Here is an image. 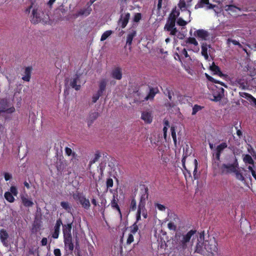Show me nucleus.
<instances>
[{
  "label": "nucleus",
  "instance_id": "f257e3e1",
  "mask_svg": "<svg viewBox=\"0 0 256 256\" xmlns=\"http://www.w3.org/2000/svg\"><path fill=\"white\" fill-rule=\"evenodd\" d=\"M31 8H32L30 16V20L32 23L37 24L42 22H47L48 20V15H44L40 6L32 3L30 6L26 10V12L29 14Z\"/></svg>",
  "mask_w": 256,
  "mask_h": 256
},
{
  "label": "nucleus",
  "instance_id": "f03ea898",
  "mask_svg": "<svg viewBox=\"0 0 256 256\" xmlns=\"http://www.w3.org/2000/svg\"><path fill=\"white\" fill-rule=\"evenodd\" d=\"M231 164H222L221 166H219L218 162H214L213 164V168L215 170L218 168L219 172L221 174H228L236 172L238 164V160L236 156L231 157Z\"/></svg>",
  "mask_w": 256,
  "mask_h": 256
},
{
  "label": "nucleus",
  "instance_id": "7ed1b4c3",
  "mask_svg": "<svg viewBox=\"0 0 256 256\" xmlns=\"http://www.w3.org/2000/svg\"><path fill=\"white\" fill-rule=\"evenodd\" d=\"M180 12L176 8L173 9L170 14L164 26V30L170 32L171 36H175L178 32L176 27V18L179 16Z\"/></svg>",
  "mask_w": 256,
  "mask_h": 256
},
{
  "label": "nucleus",
  "instance_id": "20e7f679",
  "mask_svg": "<svg viewBox=\"0 0 256 256\" xmlns=\"http://www.w3.org/2000/svg\"><path fill=\"white\" fill-rule=\"evenodd\" d=\"M196 233V230H190L186 234L176 235V242L177 244L176 248L178 250L183 251L187 248L188 243L190 242L192 236Z\"/></svg>",
  "mask_w": 256,
  "mask_h": 256
},
{
  "label": "nucleus",
  "instance_id": "39448f33",
  "mask_svg": "<svg viewBox=\"0 0 256 256\" xmlns=\"http://www.w3.org/2000/svg\"><path fill=\"white\" fill-rule=\"evenodd\" d=\"M204 231L200 233V238L194 248V253H198L204 256H208L206 246L204 244Z\"/></svg>",
  "mask_w": 256,
  "mask_h": 256
},
{
  "label": "nucleus",
  "instance_id": "423d86ee",
  "mask_svg": "<svg viewBox=\"0 0 256 256\" xmlns=\"http://www.w3.org/2000/svg\"><path fill=\"white\" fill-rule=\"evenodd\" d=\"M204 246H206L208 255L210 254H213L217 252V244L214 238H210L208 240H204Z\"/></svg>",
  "mask_w": 256,
  "mask_h": 256
},
{
  "label": "nucleus",
  "instance_id": "0eeeda50",
  "mask_svg": "<svg viewBox=\"0 0 256 256\" xmlns=\"http://www.w3.org/2000/svg\"><path fill=\"white\" fill-rule=\"evenodd\" d=\"M74 198L79 201L82 206L86 209H88L90 207V202L88 199L80 193L74 195Z\"/></svg>",
  "mask_w": 256,
  "mask_h": 256
},
{
  "label": "nucleus",
  "instance_id": "6e6552de",
  "mask_svg": "<svg viewBox=\"0 0 256 256\" xmlns=\"http://www.w3.org/2000/svg\"><path fill=\"white\" fill-rule=\"evenodd\" d=\"M92 10V8L90 6H88L86 8H82L76 14L70 16H68V17L66 18V19L69 20L71 18H76L78 17L82 16H87L90 14Z\"/></svg>",
  "mask_w": 256,
  "mask_h": 256
},
{
  "label": "nucleus",
  "instance_id": "1a4fd4ad",
  "mask_svg": "<svg viewBox=\"0 0 256 256\" xmlns=\"http://www.w3.org/2000/svg\"><path fill=\"white\" fill-rule=\"evenodd\" d=\"M8 102L6 100H0V112H8L12 113L15 110L14 107L8 108Z\"/></svg>",
  "mask_w": 256,
  "mask_h": 256
},
{
  "label": "nucleus",
  "instance_id": "9d476101",
  "mask_svg": "<svg viewBox=\"0 0 256 256\" xmlns=\"http://www.w3.org/2000/svg\"><path fill=\"white\" fill-rule=\"evenodd\" d=\"M100 116V114L97 112H91L88 114L86 118V122L88 127L90 126Z\"/></svg>",
  "mask_w": 256,
  "mask_h": 256
},
{
  "label": "nucleus",
  "instance_id": "9b49d317",
  "mask_svg": "<svg viewBox=\"0 0 256 256\" xmlns=\"http://www.w3.org/2000/svg\"><path fill=\"white\" fill-rule=\"evenodd\" d=\"M122 70L120 67H116L113 68L110 72L111 76L116 80H120L122 78Z\"/></svg>",
  "mask_w": 256,
  "mask_h": 256
},
{
  "label": "nucleus",
  "instance_id": "f8f14e48",
  "mask_svg": "<svg viewBox=\"0 0 256 256\" xmlns=\"http://www.w3.org/2000/svg\"><path fill=\"white\" fill-rule=\"evenodd\" d=\"M70 84L75 90H80L81 88L80 76L78 75H76L75 78L70 80Z\"/></svg>",
  "mask_w": 256,
  "mask_h": 256
},
{
  "label": "nucleus",
  "instance_id": "ddd939ff",
  "mask_svg": "<svg viewBox=\"0 0 256 256\" xmlns=\"http://www.w3.org/2000/svg\"><path fill=\"white\" fill-rule=\"evenodd\" d=\"M130 17V14L129 13L122 14L118 20V24L120 25L122 28H124L128 22Z\"/></svg>",
  "mask_w": 256,
  "mask_h": 256
},
{
  "label": "nucleus",
  "instance_id": "4468645a",
  "mask_svg": "<svg viewBox=\"0 0 256 256\" xmlns=\"http://www.w3.org/2000/svg\"><path fill=\"white\" fill-rule=\"evenodd\" d=\"M215 6V5L210 4L209 0H199L198 3L196 5L195 8L206 7L207 9H211L214 8Z\"/></svg>",
  "mask_w": 256,
  "mask_h": 256
},
{
  "label": "nucleus",
  "instance_id": "2eb2a0df",
  "mask_svg": "<svg viewBox=\"0 0 256 256\" xmlns=\"http://www.w3.org/2000/svg\"><path fill=\"white\" fill-rule=\"evenodd\" d=\"M224 90L223 88H217V90L214 92L213 94L214 98L212 100L218 102L224 96Z\"/></svg>",
  "mask_w": 256,
  "mask_h": 256
},
{
  "label": "nucleus",
  "instance_id": "dca6fc26",
  "mask_svg": "<svg viewBox=\"0 0 256 256\" xmlns=\"http://www.w3.org/2000/svg\"><path fill=\"white\" fill-rule=\"evenodd\" d=\"M136 31L134 28H130L128 31L126 44L130 46L134 37L136 36Z\"/></svg>",
  "mask_w": 256,
  "mask_h": 256
},
{
  "label": "nucleus",
  "instance_id": "f3484780",
  "mask_svg": "<svg viewBox=\"0 0 256 256\" xmlns=\"http://www.w3.org/2000/svg\"><path fill=\"white\" fill-rule=\"evenodd\" d=\"M72 224V223L62 225V232L64 238L72 237L71 234Z\"/></svg>",
  "mask_w": 256,
  "mask_h": 256
},
{
  "label": "nucleus",
  "instance_id": "a211bd4d",
  "mask_svg": "<svg viewBox=\"0 0 256 256\" xmlns=\"http://www.w3.org/2000/svg\"><path fill=\"white\" fill-rule=\"evenodd\" d=\"M195 36L200 38L202 40H206L207 38L209 36L208 32L204 30H198L194 32Z\"/></svg>",
  "mask_w": 256,
  "mask_h": 256
},
{
  "label": "nucleus",
  "instance_id": "6ab92c4d",
  "mask_svg": "<svg viewBox=\"0 0 256 256\" xmlns=\"http://www.w3.org/2000/svg\"><path fill=\"white\" fill-rule=\"evenodd\" d=\"M227 146V144L226 142H222L216 146V156L218 160H220L221 153Z\"/></svg>",
  "mask_w": 256,
  "mask_h": 256
},
{
  "label": "nucleus",
  "instance_id": "aec40b11",
  "mask_svg": "<svg viewBox=\"0 0 256 256\" xmlns=\"http://www.w3.org/2000/svg\"><path fill=\"white\" fill-rule=\"evenodd\" d=\"M141 118L146 122L150 124L152 122V114L150 112L147 111L143 112L142 114Z\"/></svg>",
  "mask_w": 256,
  "mask_h": 256
},
{
  "label": "nucleus",
  "instance_id": "412c9836",
  "mask_svg": "<svg viewBox=\"0 0 256 256\" xmlns=\"http://www.w3.org/2000/svg\"><path fill=\"white\" fill-rule=\"evenodd\" d=\"M108 82V80L105 78L101 79L98 82V91L103 94L106 90Z\"/></svg>",
  "mask_w": 256,
  "mask_h": 256
},
{
  "label": "nucleus",
  "instance_id": "4be33fe9",
  "mask_svg": "<svg viewBox=\"0 0 256 256\" xmlns=\"http://www.w3.org/2000/svg\"><path fill=\"white\" fill-rule=\"evenodd\" d=\"M62 224V222L60 219L56 220V225L54 227V232L52 234V237L54 238H57L58 237L60 228Z\"/></svg>",
  "mask_w": 256,
  "mask_h": 256
},
{
  "label": "nucleus",
  "instance_id": "5701e85b",
  "mask_svg": "<svg viewBox=\"0 0 256 256\" xmlns=\"http://www.w3.org/2000/svg\"><path fill=\"white\" fill-rule=\"evenodd\" d=\"M64 248L66 250L68 248L72 252L74 250V244L72 242V237L64 238Z\"/></svg>",
  "mask_w": 256,
  "mask_h": 256
},
{
  "label": "nucleus",
  "instance_id": "b1692460",
  "mask_svg": "<svg viewBox=\"0 0 256 256\" xmlns=\"http://www.w3.org/2000/svg\"><path fill=\"white\" fill-rule=\"evenodd\" d=\"M8 236V234L5 230H0V239L3 244L6 246H8L7 241Z\"/></svg>",
  "mask_w": 256,
  "mask_h": 256
},
{
  "label": "nucleus",
  "instance_id": "393cba45",
  "mask_svg": "<svg viewBox=\"0 0 256 256\" xmlns=\"http://www.w3.org/2000/svg\"><path fill=\"white\" fill-rule=\"evenodd\" d=\"M148 198V188H145V194H142L140 198V200L138 204V208L140 210L144 208L145 205V200Z\"/></svg>",
  "mask_w": 256,
  "mask_h": 256
},
{
  "label": "nucleus",
  "instance_id": "a878e982",
  "mask_svg": "<svg viewBox=\"0 0 256 256\" xmlns=\"http://www.w3.org/2000/svg\"><path fill=\"white\" fill-rule=\"evenodd\" d=\"M158 92V90L153 88H150V92L144 98V100H154V98L156 95V94Z\"/></svg>",
  "mask_w": 256,
  "mask_h": 256
},
{
  "label": "nucleus",
  "instance_id": "bb28decb",
  "mask_svg": "<svg viewBox=\"0 0 256 256\" xmlns=\"http://www.w3.org/2000/svg\"><path fill=\"white\" fill-rule=\"evenodd\" d=\"M32 68L26 67L24 70V76L22 79L26 82H29L30 78Z\"/></svg>",
  "mask_w": 256,
  "mask_h": 256
},
{
  "label": "nucleus",
  "instance_id": "cd10ccee",
  "mask_svg": "<svg viewBox=\"0 0 256 256\" xmlns=\"http://www.w3.org/2000/svg\"><path fill=\"white\" fill-rule=\"evenodd\" d=\"M210 68L212 71L214 72V74H217L220 76H223V74L221 72L219 67L215 65L214 62H212V65L210 66Z\"/></svg>",
  "mask_w": 256,
  "mask_h": 256
},
{
  "label": "nucleus",
  "instance_id": "c85d7f7f",
  "mask_svg": "<svg viewBox=\"0 0 256 256\" xmlns=\"http://www.w3.org/2000/svg\"><path fill=\"white\" fill-rule=\"evenodd\" d=\"M210 48V46L207 45L206 44H203L202 46V54L204 56L206 60H208V48Z\"/></svg>",
  "mask_w": 256,
  "mask_h": 256
},
{
  "label": "nucleus",
  "instance_id": "c756f323",
  "mask_svg": "<svg viewBox=\"0 0 256 256\" xmlns=\"http://www.w3.org/2000/svg\"><path fill=\"white\" fill-rule=\"evenodd\" d=\"M21 198L22 202L25 206L30 207L33 206L34 203L30 200H28L27 198L24 196H22Z\"/></svg>",
  "mask_w": 256,
  "mask_h": 256
},
{
  "label": "nucleus",
  "instance_id": "7c9ffc66",
  "mask_svg": "<svg viewBox=\"0 0 256 256\" xmlns=\"http://www.w3.org/2000/svg\"><path fill=\"white\" fill-rule=\"evenodd\" d=\"M100 152H96V153L94 154V157L93 159L91 160L89 164H88V168H90L92 165L96 162L100 158Z\"/></svg>",
  "mask_w": 256,
  "mask_h": 256
},
{
  "label": "nucleus",
  "instance_id": "2f4dec72",
  "mask_svg": "<svg viewBox=\"0 0 256 256\" xmlns=\"http://www.w3.org/2000/svg\"><path fill=\"white\" fill-rule=\"evenodd\" d=\"M4 198L8 202H12L14 200V198L12 194L9 192H5Z\"/></svg>",
  "mask_w": 256,
  "mask_h": 256
},
{
  "label": "nucleus",
  "instance_id": "473e14b6",
  "mask_svg": "<svg viewBox=\"0 0 256 256\" xmlns=\"http://www.w3.org/2000/svg\"><path fill=\"white\" fill-rule=\"evenodd\" d=\"M244 161L246 163H248L250 164H254V160L250 156L246 154L244 158Z\"/></svg>",
  "mask_w": 256,
  "mask_h": 256
},
{
  "label": "nucleus",
  "instance_id": "72a5a7b5",
  "mask_svg": "<svg viewBox=\"0 0 256 256\" xmlns=\"http://www.w3.org/2000/svg\"><path fill=\"white\" fill-rule=\"evenodd\" d=\"M112 33V30H107L105 32L102 36L100 40L104 41L106 40L109 36H110Z\"/></svg>",
  "mask_w": 256,
  "mask_h": 256
},
{
  "label": "nucleus",
  "instance_id": "f704fd0d",
  "mask_svg": "<svg viewBox=\"0 0 256 256\" xmlns=\"http://www.w3.org/2000/svg\"><path fill=\"white\" fill-rule=\"evenodd\" d=\"M111 206L112 208H116V210H118L119 212L120 213V208L117 204V202L116 200V198H115L114 196H113V199L111 202Z\"/></svg>",
  "mask_w": 256,
  "mask_h": 256
},
{
  "label": "nucleus",
  "instance_id": "c9c22d12",
  "mask_svg": "<svg viewBox=\"0 0 256 256\" xmlns=\"http://www.w3.org/2000/svg\"><path fill=\"white\" fill-rule=\"evenodd\" d=\"M60 206L68 212H70L71 208L68 202H60Z\"/></svg>",
  "mask_w": 256,
  "mask_h": 256
},
{
  "label": "nucleus",
  "instance_id": "e433bc0d",
  "mask_svg": "<svg viewBox=\"0 0 256 256\" xmlns=\"http://www.w3.org/2000/svg\"><path fill=\"white\" fill-rule=\"evenodd\" d=\"M103 94L100 92L98 91L96 92L95 94H94L92 97V102L94 103L96 102L98 100L100 97L102 96Z\"/></svg>",
  "mask_w": 256,
  "mask_h": 256
},
{
  "label": "nucleus",
  "instance_id": "4c0bfd02",
  "mask_svg": "<svg viewBox=\"0 0 256 256\" xmlns=\"http://www.w3.org/2000/svg\"><path fill=\"white\" fill-rule=\"evenodd\" d=\"M186 43H189L191 44H193L196 46L198 45V42L196 40V38H189L186 41Z\"/></svg>",
  "mask_w": 256,
  "mask_h": 256
},
{
  "label": "nucleus",
  "instance_id": "58836bf2",
  "mask_svg": "<svg viewBox=\"0 0 256 256\" xmlns=\"http://www.w3.org/2000/svg\"><path fill=\"white\" fill-rule=\"evenodd\" d=\"M234 172L236 174V178L238 180H240L241 181H242L244 180L243 175L240 172H238L237 170V169H236V172Z\"/></svg>",
  "mask_w": 256,
  "mask_h": 256
},
{
  "label": "nucleus",
  "instance_id": "ea45409f",
  "mask_svg": "<svg viewBox=\"0 0 256 256\" xmlns=\"http://www.w3.org/2000/svg\"><path fill=\"white\" fill-rule=\"evenodd\" d=\"M177 24L180 26H184L188 24V22L180 18L177 20Z\"/></svg>",
  "mask_w": 256,
  "mask_h": 256
},
{
  "label": "nucleus",
  "instance_id": "a19ab883",
  "mask_svg": "<svg viewBox=\"0 0 256 256\" xmlns=\"http://www.w3.org/2000/svg\"><path fill=\"white\" fill-rule=\"evenodd\" d=\"M168 226L170 230H176V226L171 221L168 222Z\"/></svg>",
  "mask_w": 256,
  "mask_h": 256
},
{
  "label": "nucleus",
  "instance_id": "79ce46f5",
  "mask_svg": "<svg viewBox=\"0 0 256 256\" xmlns=\"http://www.w3.org/2000/svg\"><path fill=\"white\" fill-rule=\"evenodd\" d=\"M136 201L134 198H133L131 202V204L130 205V209L132 210H134L136 209Z\"/></svg>",
  "mask_w": 256,
  "mask_h": 256
},
{
  "label": "nucleus",
  "instance_id": "37998d69",
  "mask_svg": "<svg viewBox=\"0 0 256 256\" xmlns=\"http://www.w3.org/2000/svg\"><path fill=\"white\" fill-rule=\"evenodd\" d=\"M230 42H232L234 45H238L240 47L242 46L241 44L238 41H236V40H232L230 38L228 39V40H227V44H229Z\"/></svg>",
  "mask_w": 256,
  "mask_h": 256
},
{
  "label": "nucleus",
  "instance_id": "c03bdc74",
  "mask_svg": "<svg viewBox=\"0 0 256 256\" xmlns=\"http://www.w3.org/2000/svg\"><path fill=\"white\" fill-rule=\"evenodd\" d=\"M138 230V226L135 222L132 226L131 234H134Z\"/></svg>",
  "mask_w": 256,
  "mask_h": 256
},
{
  "label": "nucleus",
  "instance_id": "a18cd8bd",
  "mask_svg": "<svg viewBox=\"0 0 256 256\" xmlns=\"http://www.w3.org/2000/svg\"><path fill=\"white\" fill-rule=\"evenodd\" d=\"M201 109V107L198 105H194L192 108V114L194 115L196 113Z\"/></svg>",
  "mask_w": 256,
  "mask_h": 256
},
{
  "label": "nucleus",
  "instance_id": "49530a36",
  "mask_svg": "<svg viewBox=\"0 0 256 256\" xmlns=\"http://www.w3.org/2000/svg\"><path fill=\"white\" fill-rule=\"evenodd\" d=\"M186 0H180L179 4H178V6L179 8L182 10L183 8H185L186 6Z\"/></svg>",
  "mask_w": 256,
  "mask_h": 256
},
{
  "label": "nucleus",
  "instance_id": "de8ad7c7",
  "mask_svg": "<svg viewBox=\"0 0 256 256\" xmlns=\"http://www.w3.org/2000/svg\"><path fill=\"white\" fill-rule=\"evenodd\" d=\"M10 192L12 194H14L15 196H16L18 194V190L16 186H12L10 188Z\"/></svg>",
  "mask_w": 256,
  "mask_h": 256
},
{
  "label": "nucleus",
  "instance_id": "09e8293b",
  "mask_svg": "<svg viewBox=\"0 0 256 256\" xmlns=\"http://www.w3.org/2000/svg\"><path fill=\"white\" fill-rule=\"evenodd\" d=\"M113 186V180L111 178H109L106 180V187L107 188H112Z\"/></svg>",
  "mask_w": 256,
  "mask_h": 256
},
{
  "label": "nucleus",
  "instance_id": "8fccbe9b",
  "mask_svg": "<svg viewBox=\"0 0 256 256\" xmlns=\"http://www.w3.org/2000/svg\"><path fill=\"white\" fill-rule=\"evenodd\" d=\"M240 95L242 97L246 98L248 100H251L252 97V96H251L250 94H247V93H246V92H242V93L240 92Z\"/></svg>",
  "mask_w": 256,
  "mask_h": 256
},
{
  "label": "nucleus",
  "instance_id": "3c124183",
  "mask_svg": "<svg viewBox=\"0 0 256 256\" xmlns=\"http://www.w3.org/2000/svg\"><path fill=\"white\" fill-rule=\"evenodd\" d=\"M141 18H142L141 14L140 13H137L135 14V16H134V20L135 22H138L141 19Z\"/></svg>",
  "mask_w": 256,
  "mask_h": 256
},
{
  "label": "nucleus",
  "instance_id": "603ef678",
  "mask_svg": "<svg viewBox=\"0 0 256 256\" xmlns=\"http://www.w3.org/2000/svg\"><path fill=\"white\" fill-rule=\"evenodd\" d=\"M133 241H134L133 234H130L128 235V238L127 239L126 243H127V244H130Z\"/></svg>",
  "mask_w": 256,
  "mask_h": 256
},
{
  "label": "nucleus",
  "instance_id": "864d4df0",
  "mask_svg": "<svg viewBox=\"0 0 256 256\" xmlns=\"http://www.w3.org/2000/svg\"><path fill=\"white\" fill-rule=\"evenodd\" d=\"M194 178L196 179V173L197 172V168H198V161L196 159H195L194 160Z\"/></svg>",
  "mask_w": 256,
  "mask_h": 256
},
{
  "label": "nucleus",
  "instance_id": "5fc2aeb1",
  "mask_svg": "<svg viewBox=\"0 0 256 256\" xmlns=\"http://www.w3.org/2000/svg\"><path fill=\"white\" fill-rule=\"evenodd\" d=\"M140 210V208L138 207V210L137 214H136V220L137 221L140 220V218L141 212H144V208H142V210Z\"/></svg>",
  "mask_w": 256,
  "mask_h": 256
},
{
  "label": "nucleus",
  "instance_id": "6e6d98bb",
  "mask_svg": "<svg viewBox=\"0 0 256 256\" xmlns=\"http://www.w3.org/2000/svg\"><path fill=\"white\" fill-rule=\"evenodd\" d=\"M59 10L62 14H64L67 12L68 9L66 8H64V6L62 4L60 6Z\"/></svg>",
  "mask_w": 256,
  "mask_h": 256
},
{
  "label": "nucleus",
  "instance_id": "4d7b16f0",
  "mask_svg": "<svg viewBox=\"0 0 256 256\" xmlns=\"http://www.w3.org/2000/svg\"><path fill=\"white\" fill-rule=\"evenodd\" d=\"M156 206L160 210H166V207L162 204H156Z\"/></svg>",
  "mask_w": 256,
  "mask_h": 256
},
{
  "label": "nucleus",
  "instance_id": "13d9d810",
  "mask_svg": "<svg viewBox=\"0 0 256 256\" xmlns=\"http://www.w3.org/2000/svg\"><path fill=\"white\" fill-rule=\"evenodd\" d=\"M248 170H250L251 172H252V176L254 177V178L256 179V172H255V171L253 170L252 168V166H248Z\"/></svg>",
  "mask_w": 256,
  "mask_h": 256
},
{
  "label": "nucleus",
  "instance_id": "bf43d9fd",
  "mask_svg": "<svg viewBox=\"0 0 256 256\" xmlns=\"http://www.w3.org/2000/svg\"><path fill=\"white\" fill-rule=\"evenodd\" d=\"M134 102L136 104H140L142 102H143L144 101V100H140V98H137L136 97L134 98Z\"/></svg>",
  "mask_w": 256,
  "mask_h": 256
},
{
  "label": "nucleus",
  "instance_id": "052dcab7",
  "mask_svg": "<svg viewBox=\"0 0 256 256\" xmlns=\"http://www.w3.org/2000/svg\"><path fill=\"white\" fill-rule=\"evenodd\" d=\"M168 96L170 100H172V95L174 94V92H172L169 89H166Z\"/></svg>",
  "mask_w": 256,
  "mask_h": 256
},
{
  "label": "nucleus",
  "instance_id": "680f3d73",
  "mask_svg": "<svg viewBox=\"0 0 256 256\" xmlns=\"http://www.w3.org/2000/svg\"><path fill=\"white\" fill-rule=\"evenodd\" d=\"M54 252L55 256H61L60 250L58 248L55 249Z\"/></svg>",
  "mask_w": 256,
  "mask_h": 256
},
{
  "label": "nucleus",
  "instance_id": "e2e57ef3",
  "mask_svg": "<svg viewBox=\"0 0 256 256\" xmlns=\"http://www.w3.org/2000/svg\"><path fill=\"white\" fill-rule=\"evenodd\" d=\"M65 152H66V154L68 156H70L72 154V150H71V148H68L66 147L65 149Z\"/></svg>",
  "mask_w": 256,
  "mask_h": 256
},
{
  "label": "nucleus",
  "instance_id": "0e129e2a",
  "mask_svg": "<svg viewBox=\"0 0 256 256\" xmlns=\"http://www.w3.org/2000/svg\"><path fill=\"white\" fill-rule=\"evenodd\" d=\"M4 176L6 181L12 178V176L7 172H5Z\"/></svg>",
  "mask_w": 256,
  "mask_h": 256
},
{
  "label": "nucleus",
  "instance_id": "69168bd1",
  "mask_svg": "<svg viewBox=\"0 0 256 256\" xmlns=\"http://www.w3.org/2000/svg\"><path fill=\"white\" fill-rule=\"evenodd\" d=\"M47 242H48V240L46 238H42V241H41L42 245L43 246H46L47 244Z\"/></svg>",
  "mask_w": 256,
  "mask_h": 256
},
{
  "label": "nucleus",
  "instance_id": "338daca9",
  "mask_svg": "<svg viewBox=\"0 0 256 256\" xmlns=\"http://www.w3.org/2000/svg\"><path fill=\"white\" fill-rule=\"evenodd\" d=\"M162 0H158V10H160L162 7Z\"/></svg>",
  "mask_w": 256,
  "mask_h": 256
},
{
  "label": "nucleus",
  "instance_id": "774afa93",
  "mask_svg": "<svg viewBox=\"0 0 256 256\" xmlns=\"http://www.w3.org/2000/svg\"><path fill=\"white\" fill-rule=\"evenodd\" d=\"M182 54L184 55L186 58H187L188 56V52L186 50L185 48H184L182 51Z\"/></svg>",
  "mask_w": 256,
  "mask_h": 256
}]
</instances>
